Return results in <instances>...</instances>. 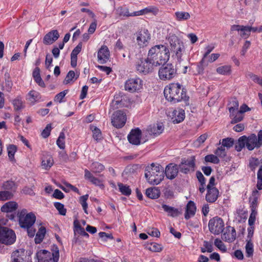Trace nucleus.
I'll return each mask as SVG.
<instances>
[{"mask_svg": "<svg viewBox=\"0 0 262 262\" xmlns=\"http://www.w3.org/2000/svg\"><path fill=\"white\" fill-rule=\"evenodd\" d=\"M164 94L166 99L173 103L188 99L184 89L178 83H172L165 87Z\"/></svg>", "mask_w": 262, "mask_h": 262, "instance_id": "obj_3", "label": "nucleus"}, {"mask_svg": "<svg viewBox=\"0 0 262 262\" xmlns=\"http://www.w3.org/2000/svg\"><path fill=\"white\" fill-rule=\"evenodd\" d=\"M147 233L152 236L159 237L160 236V232L156 228H149L148 229Z\"/></svg>", "mask_w": 262, "mask_h": 262, "instance_id": "obj_59", "label": "nucleus"}, {"mask_svg": "<svg viewBox=\"0 0 262 262\" xmlns=\"http://www.w3.org/2000/svg\"><path fill=\"white\" fill-rule=\"evenodd\" d=\"M174 15L178 21H184L190 18V15L188 12L184 11H177L175 12Z\"/></svg>", "mask_w": 262, "mask_h": 262, "instance_id": "obj_36", "label": "nucleus"}, {"mask_svg": "<svg viewBox=\"0 0 262 262\" xmlns=\"http://www.w3.org/2000/svg\"><path fill=\"white\" fill-rule=\"evenodd\" d=\"M88 198L89 195L85 194L80 196L79 199L80 203L83 208V209L84 210V212L86 214H88L87 211L88 204L86 203V201L88 200Z\"/></svg>", "mask_w": 262, "mask_h": 262, "instance_id": "obj_50", "label": "nucleus"}, {"mask_svg": "<svg viewBox=\"0 0 262 262\" xmlns=\"http://www.w3.org/2000/svg\"><path fill=\"white\" fill-rule=\"evenodd\" d=\"M68 92V90H64L57 94L54 98V101L61 103L62 99L65 97Z\"/></svg>", "mask_w": 262, "mask_h": 262, "instance_id": "obj_60", "label": "nucleus"}, {"mask_svg": "<svg viewBox=\"0 0 262 262\" xmlns=\"http://www.w3.org/2000/svg\"><path fill=\"white\" fill-rule=\"evenodd\" d=\"M11 262H29L25 250L18 249L13 252Z\"/></svg>", "mask_w": 262, "mask_h": 262, "instance_id": "obj_15", "label": "nucleus"}, {"mask_svg": "<svg viewBox=\"0 0 262 262\" xmlns=\"http://www.w3.org/2000/svg\"><path fill=\"white\" fill-rule=\"evenodd\" d=\"M230 117L232 119L231 123L232 124H235L243 120L244 115L237 110L235 112H233V113H230Z\"/></svg>", "mask_w": 262, "mask_h": 262, "instance_id": "obj_33", "label": "nucleus"}, {"mask_svg": "<svg viewBox=\"0 0 262 262\" xmlns=\"http://www.w3.org/2000/svg\"><path fill=\"white\" fill-rule=\"evenodd\" d=\"M196 209L195 203L192 201H189L186 207L185 219L188 220L193 216L195 214Z\"/></svg>", "mask_w": 262, "mask_h": 262, "instance_id": "obj_23", "label": "nucleus"}, {"mask_svg": "<svg viewBox=\"0 0 262 262\" xmlns=\"http://www.w3.org/2000/svg\"><path fill=\"white\" fill-rule=\"evenodd\" d=\"M3 187L5 191L11 192L12 193V195L16 191V186L14 183L12 181H7L3 184Z\"/></svg>", "mask_w": 262, "mask_h": 262, "instance_id": "obj_35", "label": "nucleus"}, {"mask_svg": "<svg viewBox=\"0 0 262 262\" xmlns=\"http://www.w3.org/2000/svg\"><path fill=\"white\" fill-rule=\"evenodd\" d=\"M246 253L247 257H250L253 254V244L251 240H247V242L245 247Z\"/></svg>", "mask_w": 262, "mask_h": 262, "instance_id": "obj_46", "label": "nucleus"}, {"mask_svg": "<svg viewBox=\"0 0 262 262\" xmlns=\"http://www.w3.org/2000/svg\"><path fill=\"white\" fill-rule=\"evenodd\" d=\"M65 135L63 132H61L59 134V136L57 140L56 143L58 146L61 149H63L65 148V142H64Z\"/></svg>", "mask_w": 262, "mask_h": 262, "instance_id": "obj_49", "label": "nucleus"}, {"mask_svg": "<svg viewBox=\"0 0 262 262\" xmlns=\"http://www.w3.org/2000/svg\"><path fill=\"white\" fill-rule=\"evenodd\" d=\"M12 193L7 191H0V201H6L7 200L11 199L13 198Z\"/></svg>", "mask_w": 262, "mask_h": 262, "instance_id": "obj_55", "label": "nucleus"}, {"mask_svg": "<svg viewBox=\"0 0 262 262\" xmlns=\"http://www.w3.org/2000/svg\"><path fill=\"white\" fill-rule=\"evenodd\" d=\"M54 164V160L51 157H47L44 158L41 162V165L43 168L45 169H50Z\"/></svg>", "mask_w": 262, "mask_h": 262, "instance_id": "obj_39", "label": "nucleus"}, {"mask_svg": "<svg viewBox=\"0 0 262 262\" xmlns=\"http://www.w3.org/2000/svg\"><path fill=\"white\" fill-rule=\"evenodd\" d=\"M52 129V126L51 124L47 125L45 128L42 130L41 133V136L43 138H47L50 135V132Z\"/></svg>", "mask_w": 262, "mask_h": 262, "instance_id": "obj_63", "label": "nucleus"}, {"mask_svg": "<svg viewBox=\"0 0 262 262\" xmlns=\"http://www.w3.org/2000/svg\"><path fill=\"white\" fill-rule=\"evenodd\" d=\"M148 249L151 251L158 252L162 251V247L160 244L156 243H152L148 246Z\"/></svg>", "mask_w": 262, "mask_h": 262, "instance_id": "obj_56", "label": "nucleus"}, {"mask_svg": "<svg viewBox=\"0 0 262 262\" xmlns=\"http://www.w3.org/2000/svg\"><path fill=\"white\" fill-rule=\"evenodd\" d=\"M262 164V159L260 160ZM257 184L256 187L258 190L262 189V164L259 167L257 173Z\"/></svg>", "mask_w": 262, "mask_h": 262, "instance_id": "obj_44", "label": "nucleus"}, {"mask_svg": "<svg viewBox=\"0 0 262 262\" xmlns=\"http://www.w3.org/2000/svg\"><path fill=\"white\" fill-rule=\"evenodd\" d=\"M119 191L123 195L128 196L131 194L132 190L129 186L124 185L121 183H118Z\"/></svg>", "mask_w": 262, "mask_h": 262, "instance_id": "obj_42", "label": "nucleus"}, {"mask_svg": "<svg viewBox=\"0 0 262 262\" xmlns=\"http://www.w3.org/2000/svg\"><path fill=\"white\" fill-rule=\"evenodd\" d=\"M0 222V243L6 245L13 244L16 241V235L13 230L2 226Z\"/></svg>", "mask_w": 262, "mask_h": 262, "instance_id": "obj_6", "label": "nucleus"}, {"mask_svg": "<svg viewBox=\"0 0 262 262\" xmlns=\"http://www.w3.org/2000/svg\"><path fill=\"white\" fill-rule=\"evenodd\" d=\"M17 150V147L15 145L13 144L9 145L7 147V151L9 159L11 162H15V160L14 158V155Z\"/></svg>", "mask_w": 262, "mask_h": 262, "instance_id": "obj_40", "label": "nucleus"}, {"mask_svg": "<svg viewBox=\"0 0 262 262\" xmlns=\"http://www.w3.org/2000/svg\"><path fill=\"white\" fill-rule=\"evenodd\" d=\"M239 35L243 38H248L250 35L249 26H242V28L239 31Z\"/></svg>", "mask_w": 262, "mask_h": 262, "instance_id": "obj_53", "label": "nucleus"}, {"mask_svg": "<svg viewBox=\"0 0 262 262\" xmlns=\"http://www.w3.org/2000/svg\"><path fill=\"white\" fill-rule=\"evenodd\" d=\"M216 72L221 75H228L231 74V66L229 65H225L218 67L216 70Z\"/></svg>", "mask_w": 262, "mask_h": 262, "instance_id": "obj_38", "label": "nucleus"}, {"mask_svg": "<svg viewBox=\"0 0 262 262\" xmlns=\"http://www.w3.org/2000/svg\"><path fill=\"white\" fill-rule=\"evenodd\" d=\"M170 46V49L172 51L173 49H176L178 46L183 42L177 36L174 34L170 33L166 37Z\"/></svg>", "mask_w": 262, "mask_h": 262, "instance_id": "obj_24", "label": "nucleus"}, {"mask_svg": "<svg viewBox=\"0 0 262 262\" xmlns=\"http://www.w3.org/2000/svg\"><path fill=\"white\" fill-rule=\"evenodd\" d=\"M185 117L184 110L182 108L174 110L172 113V120L174 123H179L183 121Z\"/></svg>", "mask_w": 262, "mask_h": 262, "instance_id": "obj_21", "label": "nucleus"}, {"mask_svg": "<svg viewBox=\"0 0 262 262\" xmlns=\"http://www.w3.org/2000/svg\"><path fill=\"white\" fill-rule=\"evenodd\" d=\"M150 39V34L147 29L141 30L137 34V42L140 48L146 46Z\"/></svg>", "mask_w": 262, "mask_h": 262, "instance_id": "obj_12", "label": "nucleus"}, {"mask_svg": "<svg viewBox=\"0 0 262 262\" xmlns=\"http://www.w3.org/2000/svg\"><path fill=\"white\" fill-rule=\"evenodd\" d=\"M146 195L149 198L155 199L160 196V191L158 188L155 187L149 188L146 190Z\"/></svg>", "mask_w": 262, "mask_h": 262, "instance_id": "obj_31", "label": "nucleus"}, {"mask_svg": "<svg viewBox=\"0 0 262 262\" xmlns=\"http://www.w3.org/2000/svg\"><path fill=\"white\" fill-rule=\"evenodd\" d=\"M126 121V116L123 111L119 110L113 114L111 122L114 127L117 128H121L125 125Z\"/></svg>", "mask_w": 262, "mask_h": 262, "instance_id": "obj_9", "label": "nucleus"}, {"mask_svg": "<svg viewBox=\"0 0 262 262\" xmlns=\"http://www.w3.org/2000/svg\"><path fill=\"white\" fill-rule=\"evenodd\" d=\"M40 98V94L34 90L31 91L27 96V99L33 104L38 101Z\"/></svg>", "mask_w": 262, "mask_h": 262, "instance_id": "obj_32", "label": "nucleus"}, {"mask_svg": "<svg viewBox=\"0 0 262 262\" xmlns=\"http://www.w3.org/2000/svg\"><path fill=\"white\" fill-rule=\"evenodd\" d=\"M262 145V130H260L257 137L254 134L249 136H243L239 137L235 144V148L237 151H241L243 148L246 147L249 150L254 148H259Z\"/></svg>", "mask_w": 262, "mask_h": 262, "instance_id": "obj_2", "label": "nucleus"}, {"mask_svg": "<svg viewBox=\"0 0 262 262\" xmlns=\"http://www.w3.org/2000/svg\"><path fill=\"white\" fill-rule=\"evenodd\" d=\"M205 160L207 162H211L214 164L220 163V160L216 155H208L205 156Z\"/></svg>", "mask_w": 262, "mask_h": 262, "instance_id": "obj_52", "label": "nucleus"}, {"mask_svg": "<svg viewBox=\"0 0 262 262\" xmlns=\"http://www.w3.org/2000/svg\"><path fill=\"white\" fill-rule=\"evenodd\" d=\"M162 207L163 210L168 213V215L172 217L178 216L180 213L178 209L169 206L165 204H163Z\"/></svg>", "mask_w": 262, "mask_h": 262, "instance_id": "obj_30", "label": "nucleus"}, {"mask_svg": "<svg viewBox=\"0 0 262 262\" xmlns=\"http://www.w3.org/2000/svg\"><path fill=\"white\" fill-rule=\"evenodd\" d=\"M259 164V160L257 158L252 157L249 160V167L252 171L255 170Z\"/></svg>", "mask_w": 262, "mask_h": 262, "instance_id": "obj_54", "label": "nucleus"}, {"mask_svg": "<svg viewBox=\"0 0 262 262\" xmlns=\"http://www.w3.org/2000/svg\"><path fill=\"white\" fill-rule=\"evenodd\" d=\"M60 35L57 30H53L47 33L43 38V43L46 45H50L56 41Z\"/></svg>", "mask_w": 262, "mask_h": 262, "instance_id": "obj_16", "label": "nucleus"}, {"mask_svg": "<svg viewBox=\"0 0 262 262\" xmlns=\"http://www.w3.org/2000/svg\"><path fill=\"white\" fill-rule=\"evenodd\" d=\"M207 189L206 200L209 203H214L217 199L219 195V190L216 188H212Z\"/></svg>", "mask_w": 262, "mask_h": 262, "instance_id": "obj_22", "label": "nucleus"}, {"mask_svg": "<svg viewBox=\"0 0 262 262\" xmlns=\"http://www.w3.org/2000/svg\"><path fill=\"white\" fill-rule=\"evenodd\" d=\"M229 111L230 113H233V112L237 111L238 108V101L236 98H233L230 101L229 104Z\"/></svg>", "mask_w": 262, "mask_h": 262, "instance_id": "obj_45", "label": "nucleus"}, {"mask_svg": "<svg viewBox=\"0 0 262 262\" xmlns=\"http://www.w3.org/2000/svg\"><path fill=\"white\" fill-rule=\"evenodd\" d=\"M259 196V193L257 190L252 192V198L251 200V209H256L257 206V200Z\"/></svg>", "mask_w": 262, "mask_h": 262, "instance_id": "obj_37", "label": "nucleus"}, {"mask_svg": "<svg viewBox=\"0 0 262 262\" xmlns=\"http://www.w3.org/2000/svg\"><path fill=\"white\" fill-rule=\"evenodd\" d=\"M172 51H173L175 53V56L177 57L178 61L180 63L183 60L182 56L185 51L183 42L180 43L176 48V49H173Z\"/></svg>", "mask_w": 262, "mask_h": 262, "instance_id": "obj_28", "label": "nucleus"}, {"mask_svg": "<svg viewBox=\"0 0 262 262\" xmlns=\"http://www.w3.org/2000/svg\"><path fill=\"white\" fill-rule=\"evenodd\" d=\"M158 74L160 79L162 80H170L176 76L177 70L172 64H163L160 68Z\"/></svg>", "mask_w": 262, "mask_h": 262, "instance_id": "obj_7", "label": "nucleus"}, {"mask_svg": "<svg viewBox=\"0 0 262 262\" xmlns=\"http://www.w3.org/2000/svg\"><path fill=\"white\" fill-rule=\"evenodd\" d=\"M128 103V99L126 97L115 95L112 102V105L115 108H118L119 107H127Z\"/></svg>", "mask_w": 262, "mask_h": 262, "instance_id": "obj_19", "label": "nucleus"}, {"mask_svg": "<svg viewBox=\"0 0 262 262\" xmlns=\"http://www.w3.org/2000/svg\"><path fill=\"white\" fill-rule=\"evenodd\" d=\"M79 76V73L76 72L75 73L73 71H70L64 79V83L65 84H68L72 81L74 79V80H76Z\"/></svg>", "mask_w": 262, "mask_h": 262, "instance_id": "obj_41", "label": "nucleus"}, {"mask_svg": "<svg viewBox=\"0 0 262 262\" xmlns=\"http://www.w3.org/2000/svg\"><path fill=\"white\" fill-rule=\"evenodd\" d=\"M208 227L212 233L217 235L223 232L224 223L221 217L215 216L209 220Z\"/></svg>", "mask_w": 262, "mask_h": 262, "instance_id": "obj_8", "label": "nucleus"}, {"mask_svg": "<svg viewBox=\"0 0 262 262\" xmlns=\"http://www.w3.org/2000/svg\"><path fill=\"white\" fill-rule=\"evenodd\" d=\"M18 224L21 228H28L34 224L36 216L33 212H28L26 209L19 211L17 214Z\"/></svg>", "mask_w": 262, "mask_h": 262, "instance_id": "obj_5", "label": "nucleus"}, {"mask_svg": "<svg viewBox=\"0 0 262 262\" xmlns=\"http://www.w3.org/2000/svg\"><path fill=\"white\" fill-rule=\"evenodd\" d=\"M54 205L60 215H65L66 214L67 209L64 208L63 204L59 202H55Z\"/></svg>", "mask_w": 262, "mask_h": 262, "instance_id": "obj_51", "label": "nucleus"}, {"mask_svg": "<svg viewBox=\"0 0 262 262\" xmlns=\"http://www.w3.org/2000/svg\"><path fill=\"white\" fill-rule=\"evenodd\" d=\"M214 245L221 251H226V247L221 239L218 238L215 239L214 241Z\"/></svg>", "mask_w": 262, "mask_h": 262, "instance_id": "obj_64", "label": "nucleus"}, {"mask_svg": "<svg viewBox=\"0 0 262 262\" xmlns=\"http://www.w3.org/2000/svg\"><path fill=\"white\" fill-rule=\"evenodd\" d=\"M195 165V158L192 157L190 159H182L179 168L181 172L186 174L190 170L194 171Z\"/></svg>", "mask_w": 262, "mask_h": 262, "instance_id": "obj_11", "label": "nucleus"}, {"mask_svg": "<svg viewBox=\"0 0 262 262\" xmlns=\"http://www.w3.org/2000/svg\"><path fill=\"white\" fill-rule=\"evenodd\" d=\"M38 262H51V253L46 250H40L36 254Z\"/></svg>", "mask_w": 262, "mask_h": 262, "instance_id": "obj_20", "label": "nucleus"}, {"mask_svg": "<svg viewBox=\"0 0 262 262\" xmlns=\"http://www.w3.org/2000/svg\"><path fill=\"white\" fill-rule=\"evenodd\" d=\"M17 208V204L15 202L10 201L5 203L1 207V211L4 212H12Z\"/></svg>", "mask_w": 262, "mask_h": 262, "instance_id": "obj_27", "label": "nucleus"}, {"mask_svg": "<svg viewBox=\"0 0 262 262\" xmlns=\"http://www.w3.org/2000/svg\"><path fill=\"white\" fill-rule=\"evenodd\" d=\"M110 57V51L106 46H102L98 52V60L101 64L107 62Z\"/></svg>", "mask_w": 262, "mask_h": 262, "instance_id": "obj_18", "label": "nucleus"}, {"mask_svg": "<svg viewBox=\"0 0 262 262\" xmlns=\"http://www.w3.org/2000/svg\"><path fill=\"white\" fill-rule=\"evenodd\" d=\"M84 177L94 185L100 187H103V185L101 181L98 178L94 177L91 172L88 169H85L84 170Z\"/></svg>", "mask_w": 262, "mask_h": 262, "instance_id": "obj_26", "label": "nucleus"}, {"mask_svg": "<svg viewBox=\"0 0 262 262\" xmlns=\"http://www.w3.org/2000/svg\"><path fill=\"white\" fill-rule=\"evenodd\" d=\"M46 233V228L41 226L37 232L34 241L36 244H40L44 238Z\"/></svg>", "mask_w": 262, "mask_h": 262, "instance_id": "obj_34", "label": "nucleus"}, {"mask_svg": "<svg viewBox=\"0 0 262 262\" xmlns=\"http://www.w3.org/2000/svg\"><path fill=\"white\" fill-rule=\"evenodd\" d=\"M91 170L94 173H99L104 169V166L98 162H94L91 165Z\"/></svg>", "mask_w": 262, "mask_h": 262, "instance_id": "obj_43", "label": "nucleus"}, {"mask_svg": "<svg viewBox=\"0 0 262 262\" xmlns=\"http://www.w3.org/2000/svg\"><path fill=\"white\" fill-rule=\"evenodd\" d=\"M155 67V66L152 64L151 62L148 61L147 58L144 60H140V61L137 64L136 69L140 73L147 74L151 72Z\"/></svg>", "mask_w": 262, "mask_h": 262, "instance_id": "obj_13", "label": "nucleus"}, {"mask_svg": "<svg viewBox=\"0 0 262 262\" xmlns=\"http://www.w3.org/2000/svg\"><path fill=\"white\" fill-rule=\"evenodd\" d=\"M14 108L16 111H19L24 108L23 102L20 97H17L12 102Z\"/></svg>", "mask_w": 262, "mask_h": 262, "instance_id": "obj_47", "label": "nucleus"}, {"mask_svg": "<svg viewBox=\"0 0 262 262\" xmlns=\"http://www.w3.org/2000/svg\"><path fill=\"white\" fill-rule=\"evenodd\" d=\"M141 130L139 128L133 129L127 136V139L130 143L138 145L141 143Z\"/></svg>", "mask_w": 262, "mask_h": 262, "instance_id": "obj_14", "label": "nucleus"}, {"mask_svg": "<svg viewBox=\"0 0 262 262\" xmlns=\"http://www.w3.org/2000/svg\"><path fill=\"white\" fill-rule=\"evenodd\" d=\"M52 260L53 262H58L59 258V252L58 248L56 247L51 253Z\"/></svg>", "mask_w": 262, "mask_h": 262, "instance_id": "obj_62", "label": "nucleus"}, {"mask_svg": "<svg viewBox=\"0 0 262 262\" xmlns=\"http://www.w3.org/2000/svg\"><path fill=\"white\" fill-rule=\"evenodd\" d=\"M179 165L170 163L165 168V174L167 179L172 180L178 175Z\"/></svg>", "mask_w": 262, "mask_h": 262, "instance_id": "obj_17", "label": "nucleus"}, {"mask_svg": "<svg viewBox=\"0 0 262 262\" xmlns=\"http://www.w3.org/2000/svg\"><path fill=\"white\" fill-rule=\"evenodd\" d=\"M170 53L165 45H159L151 47L148 51L147 60L155 67L165 64L169 60Z\"/></svg>", "mask_w": 262, "mask_h": 262, "instance_id": "obj_1", "label": "nucleus"}, {"mask_svg": "<svg viewBox=\"0 0 262 262\" xmlns=\"http://www.w3.org/2000/svg\"><path fill=\"white\" fill-rule=\"evenodd\" d=\"M229 228L231 229V233L229 234L227 232L224 233L222 235V238L225 241L231 243L235 239L236 237V233L234 228L231 227H229Z\"/></svg>", "mask_w": 262, "mask_h": 262, "instance_id": "obj_29", "label": "nucleus"}, {"mask_svg": "<svg viewBox=\"0 0 262 262\" xmlns=\"http://www.w3.org/2000/svg\"><path fill=\"white\" fill-rule=\"evenodd\" d=\"M246 76L250 78L254 82L262 86V77L254 74L251 72H248L246 74Z\"/></svg>", "mask_w": 262, "mask_h": 262, "instance_id": "obj_48", "label": "nucleus"}, {"mask_svg": "<svg viewBox=\"0 0 262 262\" xmlns=\"http://www.w3.org/2000/svg\"><path fill=\"white\" fill-rule=\"evenodd\" d=\"M163 130V126L159 124L150 125L147 129L150 135H153L155 136H157L161 134Z\"/></svg>", "mask_w": 262, "mask_h": 262, "instance_id": "obj_25", "label": "nucleus"}, {"mask_svg": "<svg viewBox=\"0 0 262 262\" xmlns=\"http://www.w3.org/2000/svg\"><path fill=\"white\" fill-rule=\"evenodd\" d=\"M142 87V80L139 78L127 80L124 85L125 90L130 93L138 92Z\"/></svg>", "mask_w": 262, "mask_h": 262, "instance_id": "obj_10", "label": "nucleus"}, {"mask_svg": "<svg viewBox=\"0 0 262 262\" xmlns=\"http://www.w3.org/2000/svg\"><path fill=\"white\" fill-rule=\"evenodd\" d=\"M145 177L150 184L158 185L164 179V168L158 164L152 163L146 167Z\"/></svg>", "mask_w": 262, "mask_h": 262, "instance_id": "obj_4", "label": "nucleus"}, {"mask_svg": "<svg viewBox=\"0 0 262 262\" xmlns=\"http://www.w3.org/2000/svg\"><path fill=\"white\" fill-rule=\"evenodd\" d=\"M82 48V44L79 43L72 51L71 54V57L77 58V55L81 51Z\"/></svg>", "mask_w": 262, "mask_h": 262, "instance_id": "obj_61", "label": "nucleus"}, {"mask_svg": "<svg viewBox=\"0 0 262 262\" xmlns=\"http://www.w3.org/2000/svg\"><path fill=\"white\" fill-rule=\"evenodd\" d=\"M214 154L219 157L224 158L226 156V151L225 147L221 146L216 149Z\"/></svg>", "mask_w": 262, "mask_h": 262, "instance_id": "obj_58", "label": "nucleus"}, {"mask_svg": "<svg viewBox=\"0 0 262 262\" xmlns=\"http://www.w3.org/2000/svg\"><path fill=\"white\" fill-rule=\"evenodd\" d=\"M234 144V140L231 138H226L222 140V144L223 147L230 148Z\"/></svg>", "mask_w": 262, "mask_h": 262, "instance_id": "obj_57", "label": "nucleus"}]
</instances>
